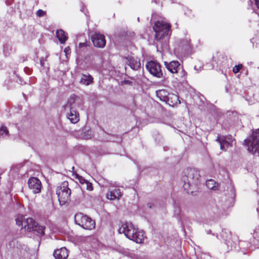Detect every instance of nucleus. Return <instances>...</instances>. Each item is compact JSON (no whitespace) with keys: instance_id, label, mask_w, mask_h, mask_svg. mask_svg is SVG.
<instances>
[{"instance_id":"obj_1","label":"nucleus","mask_w":259,"mask_h":259,"mask_svg":"<svg viewBox=\"0 0 259 259\" xmlns=\"http://www.w3.org/2000/svg\"><path fill=\"white\" fill-rule=\"evenodd\" d=\"M118 231L120 233H124L127 238L137 243L143 242L146 239L144 232L143 231H139L131 223H123Z\"/></svg>"},{"instance_id":"obj_2","label":"nucleus","mask_w":259,"mask_h":259,"mask_svg":"<svg viewBox=\"0 0 259 259\" xmlns=\"http://www.w3.org/2000/svg\"><path fill=\"white\" fill-rule=\"evenodd\" d=\"M200 174L195 168H187L184 171L182 181L184 182V188L188 192L194 188L199 183Z\"/></svg>"},{"instance_id":"obj_3","label":"nucleus","mask_w":259,"mask_h":259,"mask_svg":"<svg viewBox=\"0 0 259 259\" xmlns=\"http://www.w3.org/2000/svg\"><path fill=\"white\" fill-rule=\"evenodd\" d=\"M244 142L248 151L251 154L259 156V130H256Z\"/></svg>"},{"instance_id":"obj_4","label":"nucleus","mask_w":259,"mask_h":259,"mask_svg":"<svg viewBox=\"0 0 259 259\" xmlns=\"http://www.w3.org/2000/svg\"><path fill=\"white\" fill-rule=\"evenodd\" d=\"M170 25L169 23L163 21H158L153 26L155 32V39L157 41H161L167 37L170 31Z\"/></svg>"},{"instance_id":"obj_5","label":"nucleus","mask_w":259,"mask_h":259,"mask_svg":"<svg viewBox=\"0 0 259 259\" xmlns=\"http://www.w3.org/2000/svg\"><path fill=\"white\" fill-rule=\"evenodd\" d=\"M67 181L63 182L56 190L58 200L61 205H64L70 199L71 190L68 188Z\"/></svg>"},{"instance_id":"obj_6","label":"nucleus","mask_w":259,"mask_h":259,"mask_svg":"<svg viewBox=\"0 0 259 259\" xmlns=\"http://www.w3.org/2000/svg\"><path fill=\"white\" fill-rule=\"evenodd\" d=\"M74 221L76 224L84 229L92 230L95 228V222L91 218L82 213L75 215Z\"/></svg>"},{"instance_id":"obj_7","label":"nucleus","mask_w":259,"mask_h":259,"mask_svg":"<svg viewBox=\"0 0 259 259\" xmlns=\"http://www.w3.org/2000/svg\"><path fill=\"white\" fill-rule=\"evenodd\" d=\"M16 224L19 226H21L29 232L33 231L34 227L35 226L36 222L32 218L25 219L24 216L19 215L16 218Z\"/></svg>"},{"instance_id":"obj_8","label":"nucleus","mask_w":259,"mask_h":259,"mask_svg":"<svg viewBox=\"0 0 259 259\" xmlns=\"http://www.w3.org/2000/svg\"><path fill=\"white\" fill-rule=\"evenodd\" d=\"M82 101L79 97L72 95L68 98L66 104L63 107L65 111H68V109L74 110L75 111L82 109Z\"/></svg>"},{"instance_id":"obj_9","label":"nucleus","mask_w":259,"mask_h":259,"mask_svg":"<svg viewBox=\"0 0 259 259\" xmlns=\"http://www.w3.org/2000/svg\"><path fill=\"white\" fill-rule=\"evenodd\" d=\"M217 141L220 145L221 150L226 151L230 147H232L234 139L231 135L218 136Z\"/></svg>"},{"instance_id":"obj_10","label":"nucleus","mask_w":259,"mask_h":259,"mask_svg":"<svg viewBox=\"0 0 259 259\" xmlns=\"http://www.w3.org/2000/svg\"><path fill=\"white\" fill-rule=\"evenodd\" d=\"M146 68L148 71L154 76L158 78L162 76V72L159 63L153 61L148 62L146 64Z\"/></svg>"},{"instance_id":"obj_11","label":"nucleus","mask_w":259,"mask_h":259,"mask_svg":"<svg viewBox=\"0 0 259 259\" xmlns=\"http://www.w3.org/2000/svg\"><path fill=\"white\" fill-rule=\"evenodd\" d=\"M29 188L32 190L34 194L40 192L41 183L40 180L35 177L30 178L28 181Z\"/></svg>"},{"instance_id":"obj_12","label":"nucleus","mask_w":259,"mask_h":259,"mask_svg":"<svg viewBox=\"0 0 259 259\" xmlns=\"http://www.w3.org/2000/svg\"><path fill=\"white\" fill-rule=\"evenodd\" d=\"M92 40L94 45L98 48H103L106 44L104 35L99 33H95L92 36Z\"/></svg>"},{"instance_id":"obj_13","label":"nucleus","mask_w":259,"mask_h":259,"mask_svg":"<svg viewBox=\"0 0 259 259\" xmlns=\"http://www.w3.org/2000/svg\"><path fill=\"white\" fill-rule=\"evenodd\" d=\"M164 64L166 69L172 73H178L182 66L178 61H172L170 62L165 61Z\"/></svg>"},{"instance_id":"obj_14","label":"nucleus","mask_w":259,"mask_h":259,"mask_svg":"<svg viewBox=\"0 0 259 259\" xmlns=\"http://www.w3.org/2000/svg\"><path fill=\"white\" fill-rule=\"evenodd\" d=\"M121 196L122 193L119 189H112L110 188L106 194V198L110 200H119Z\"/></svg>"},{"instance_id":"obj_15","label":"nucleus","mask_w":259,"mask_h":259,"mask_svg":"<svg viewBox=\"0 0 259 259\" xmlns=\"http://www.w3.org/2000/svg\"><path fill=\"white\" fill-rule=\"evenodd\" d=\"M54 256L56 259H66L68 256V250L65 247H62L55 250Z\"/></svg>"},{"instance_id":"obj_16","label":"nucleus","mask_w":259,"mask_h":259,"mask_svg":"<svg viewBox=\"0 0 259 259\" xmlns=\"http://www.w3.org/2000/svg\"><path fill=\"white\" fill-rule=\"evenodd\" d=\"M67 116L70 122L72 123H76L79 121V113L74 110L68 109Z\"/></svg>"},{"instance_id":"obj_17","label":"nucleus","mask_w":259,"mask_h":259,"mask_svg":"<svg viewBox=\"0 0 259 259\" xmlns=\"http://www.w3.org/2000/svg\"><path fill=\"white\" fill-rule=\"evenodd\" d=\"M127 61L130 67L134 69H138L141 66L140 60L137 58H134V57H129L127 59Z\"/></svg>"},{"instance_id":"obj_18","label":"nucleus","mask_w":259,"mask_h":259,"mask_svg":"<svg viewBox=\"0 0 259 259\" xmlns=\"http://www.w3.org/2000/svg\"><path fill=\"white\" fill-rule=\"evenodd\" d=\"M93 77L90 74H81L79 81L80 83L85 85H89L93 82Z\"/></svg>"},{"instance_id":"obj_19","label":"nucleus","mask_w":259,"mask_h":259,"mask_svg":"<svg viewBox=\"0 0 259 259\" xmlns=\"http://www.w3.org/2000/svg\"><path fill=\"white\" fill-rule=\"evenodd\" d=\"M170 94H169L165 90H160L156 92L157 97L163 102H167L168 100V97Z\"/></svg>"},{"instance_id":"obj_20","label":"nucleus","mask_w":259,"mask_h":259,"mask_svg":"<svg viewBox=\"0 0 259 259\" xmlns=\"http://www.w3.org/2000/svg\"><path fill=\"white\" fill-rule=\"evenodd\" d=\"M166 103L169 105L174 106L179 105L181 103V102L179 100V97L177 95L170 94L168 97V100H167Z\"/></svg>"},{"instance_id":"obj_21","label":"nucleus","mask_w":259,"mask_h":259,"mask_svg":"<svg viewBox=\"0 0 259 259\" xmlns=\"http://www.w3.org/2000/svg\"><path fill=\"white\" fill-rule=\"evenodd\" d=\"M56 35L61 44H64L68 38L65 32L62 29L57 30Z\"/></svg>"},{"instance_id":"obj_22","label":"nucleus","mask_w":259,"mask_h":259,"mask_svg":"<svg viewBox=\"0 0 259 259\" xmlns=\"http://www.w3.org/2000/svg\"><path fill=\"white\" fill-rule=\"evenodd\" d=\"M179 80L181 81H184L186 80L187 73L184 70L183 66H181V69L178 71Z\"/></svg>"},{"instance_id":"obj_23","label":"nucleus","mask_w":259,"mask_h":259,"mask_svg":"<svg viewBox=\"0 0 259 259\" xmlns=\"http://www.w3.org/2000/svg\"><path fill=\"white\" fill-rule=\"evenodd\" d=\"M207 187L211 190H216L218 189V184L213 180H207L206 182Z\"/></svg>"},{"instance_id":"obj_24","label":"nucleus","mask_w":259,"mask_h":259,"mask_svg":"<svg viewBox=\"0 0 259 259\" xmlns=\"http://www.w3.org/2000/svg\"><path fill=\"white\" fill-rule=\"evenodd\" d=\"M45 227L38 225L37 223H36L35 226L34 227V230L33 231H36L40 235L42 236L45 235Z\"/></svg>"},{"instance_id":"obj_25","label":"nucleus","mask_w":259,"mask_h":259,"mask_svg":"<svg viewBox=\"0 0 259 259\" xmlns=\"http://www.w3.org/2000/svg\"><path fill=\"white\" fill-rule=\"evenodd\" d=\"M8 134L9 131L7 127L3 126L0 128V138L4 137Z\"/></svg>"},{"instance_id":"obj_26","label":"nucleus","mask_w":259,"mask_h":259,"mask_svg":"<svg viewBox=\"0 0 259 259\" xmlns=\"http://www.w3.org/2000/svg\"><path fill=\"white\" fill-rule=\"evenodd\" d=\"M76 178L79 181L80 183L83 184H85V183H87V180L84 179L82 176H80L77 174L75 175Z\"/></svg>"},{"instance_id":"obj_27","label":"nucleus","mask_w":259,"mask_h":259,"mask_svg":"<svg viewBox=\"0 0 259 259\" xmlns=\"http://www.w3.org/2000/svg\"><path fill=\"white\" fill-rule=\"evenodd\" d=\"M242 67V65L241 64L238 65H235L233 68V71L234 73H238L241 68Z\"/></svg>"},{"instance_id":"obj_28","label":"nucleus","mask_w":259,"mask_h":259,"mask_svg":"<svg viewBox=\"0 0 259 259\" xmlns=\"http://www.w3.org/2000/svg\"><path fill=\"white\" fill-rule=\"evenodd\" d=\"M86 184V189L89 191H92L93 189V187L92 186V184L87 181V183H85Z\"/></svg>"},{"instance_id":"obj_29","label":"nucleus","mask_w":259,"mask_h":259,"mask_svg":"<svg viewBox=\"0 0 259 259\" xmlns=\"http://www.w3.org/2000/svg\"><path fill=\"white\" fill-rule=\"evenodd\" d=\"M45 15V12L42 10H39L36 12V15L38 17H42Z\"/></svg>"},{"instance_id":"obj_30","label":"nucleus","mask_w":259,"mask_h":259,"mask_svg":"<svg viewBox=\"0 0 259 259\" xmlns=\"http://www.w3.org/2000/svg\"><path fill=\"white\" fill-rule=\"evenodd\" d=\"M249 2L250 3L254 2L256 7L259 9V0H249Z\"/></svg>"},{"instance_id":"obj_31","label":"nucleus","mask_w":259,"mask_h":259,"mask_svg":"<svg viewBox=\"0 0 259 259\" xmlns=\"http://www.w3.org/2000/svg\"><path fill=\"white\" fill-rule=\"evenodd\" d=\"M64 51L65 53L66 56H67V55L68 54H69L70 53V49L69 48V47H66L65 48Z\"/></svg>"},{"instance_id":"obj_32","label":"nucleus","mask_w":259,"mask_h":259,"mask_svg":"<svg viewBox=\"0 0 259 259\" xmlns=\"http://www.w3.org/2000/svg\"><path fill=\"white\" fill-rule=\"evenodd\" d=\"M87 45H86V44L85 43H79V48H82V47H85Z\"/></svg>"},{"instance_id":"obj_33","label":"nucleus","mask_w":259,"mask_h":259,"mask_svg":"<svg viewBox=\"0 0 259 259\" xmlns=\"http://www.w3.org/2000/svg\"><path fill=\"white\" fill-rule=\"evenodd\" d=\"M40 64H41V66L44 65V62L42 61V60H40Z\"/></svg>"},{"instance_id":"obj_34","label":"nucleus","mask_w":259,"mask_h":259,"mask_svg":"<svg viewBox=\"0 0 259 259\" xmlns=\"http://www.w3.org/2000/svg\"><path fill=\"white\" fill-rule=\"evenodd\" d=\"M83 12L85 15H87L85 11H83Z\"/></svg>"}]
</instances>
